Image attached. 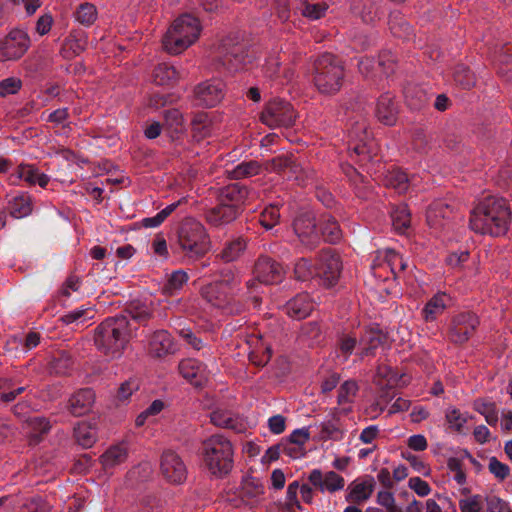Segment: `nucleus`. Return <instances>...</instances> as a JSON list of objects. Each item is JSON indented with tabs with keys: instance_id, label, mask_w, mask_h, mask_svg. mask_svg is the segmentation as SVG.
Instances as JSON below:
<instances>
[{
	"instance_id": "f257e3e1",
	"label": "nucleus",
	"mask_w": 512,
	"mask_h": 512,
	"mask_svg": "<svg viewBox=\"0 0 512 512\" xmlns=\"http://www.w3.org/2000/svg\"><path fill=\"white\" fill-rule=\"evenodd\" d=\"M511 219L512 213L506 199L488 197L472 209L469 227L481 235L501 237L509 231Z\"/></svg>"
},
{
	"instance_id": "f03ea898",
	"label": "nucleus",
	"mask_w": 512,
	"mask_h": 512,
	"mask_svg": "<svg viewBox=\"0 0 512 512\" xmlns=\"http://www.w3.org/2000/svg\"><path fill=\"white\" fill-rule=\"evenodd\" d=\"M135 330L125 316L117 314L107 317L95 328L94 344L101 353L111 358H119Z\"/></svg>"
},
{
	"instance_id": "7ed1b4c3",
	"label": "nucleus",
	"mask_w": 512,
	"mask_h": 512,
	"mask_svg": "<svg viewBox=\"0 0 512 512\" xmlns=\"http://www.w3.org/2000/svg\"><path fill=\"white\" fill-rule=\"evenodd\" d=\"M345 79V62L339 56L324 52L318 55L312 64V82L323 95L337 94Z\"/></svg>"
},
{
	"instance_id": "20e7f679",
	"label": "nucleus",
	"mask_w": 512,
	"mask_h": 512,
	"mask_svg": "<svg viewBox=\"0 0 512 512\" xmlns=\"http://www.w3.org/2000/svg\"><path fill=\"white\" fill-rule=\"evenodd\" d=\"M201 455L209 472L222 478L233 468V447L231 441L222 434H214L201 444Z\"/></svg>"
},
{
	"instance_id": "39448f33",
	"label": "nucleus",
	"mask_w": 512,
	"mask_h": 512,
	"mask_svg": "<svg viewBox=\"0 0 512 512\" xmlns=\"http://www.w3.org/2000/svg\"><path fill=\"white\" fill-rule=\"evenodd\" d=\"M177 234L179 249L188 260L195 261L204 257L211 248L205 227L192 217L183 219Z\"/></svg>"
},
{
	"instance_id": "423d86ee",
	"label": "nucleus",
	"mask_w": 512,
	"mask_h": 512,
	"mask_svg": "<svg viewBox=\"0 0 512 512\" xmlns=\"http://www.w3.org/2000/svg\"><path fill=\"white\" fill-rule=\"evenodd\" d=\"M219 63L229 72H235L252 64L256 58L254 49L245 42H235L228 36L221 41Z\"/></svg>"
},
{
	"instance_id": "0eeeda50",
	"label": "nucleus",
	"mask_w": 512,
	"mask_h": 512,
	"mask_svg": "<svg viewBox=\"0 0 512 512\" xmlns=\"http://www.w3.org/2000/svg\"><path fill=\"white\" fill-rule=\"evenodd\" d=\"M292 228L299 241L309 249H315L320 244L318 221L312 210L300 209L297 211Z\"/></svg>"
},
{
	"instance_id": "6e6552de",
	"label": "nucleus",
	"mask_w": 512,
	"mask_h": 512,
	"mask_svg": "<svg viewBox=\"0 0 512 512\" xmlns=\"http://www.w3.org/2000/svg\"><path fill=\"white\" fill-rule=\"evenodd\" d=\"M261 121L269 127H291L296 120V112L286 100L275 98L270 100L260 115Z\"/></svg>"
},
{
	"instance_id": "1a4fd4ad",
	"label": "nucleus",
	"mask_w": 512,
	"mask_h": 512,
	"mask_svg": "<svg viewBox=\"0 0 512 512\" xmlns=\"http://www.w3.org/2000/svg\"><path fill=\"white\" fill-rule=\"evenodd\" d=\"M342 271L340 256L334 249H322L316 259V277L323 286L330 288L337 284Z\"/></svg>"
},
{
	"instance_id": "9d476101",
	"label": "nucleus",
	"mask_w": 512,
	"mask_h": 512,
	"mask_svg": "<svg viewBox=\"0 0 512 512\" xmlns=\"http://www.w3.org/2000/svg\"><path fill=\"white\" fill-rule=\"evenodd\" d=\"M397 56L390 50H383L378 58L364 57L358 63V69L366 78L374 77L380 73L388 78L395 73L397 67Z\"/></svg>"
},
{
	"instance_id": "9b49d317",
	"label": "nucleus",
	"mask_w": 512,
	"mask_h": 512,
	"mask_svg": "<svg viewBox=\"0 0 512 512\" xmlns=\"http://www.w3.org/2000/svg\"><path fill=\"white\" fill-rule=\"evenodd\" d=\"M30 47V38L20 29L11 30L0 40V62L20 59Z\"/></svg>"
},
{
	"instance_id": "f8f14e48",
	"label": "nucleus",
	"mask_w": 512,
	"mask_h": 512,
	"mask_svg": "<svg viewBox=\"0 0 512 512\" xmlns=\"http://www.w3.org/2000/svg\"><path fill=\"white\" fill-rule=\"evenodd\" d=\"M348 151L350 158L358 157V162H368L373 157V141L370 139L364 125L357 124L350 132V140L348 142Z\"/></svg>"
},
{
	"instance_id": "ddd939ff",
	"label": "nucleus",
	"mask_w": 512,
	"mask_h": 512,
	"mask_svg": "<svg viewBox=\"0 0 512 512\" xmlns=\"http://www.w3.org/2000/svg\"><path fill=\"white\" fill-rule=\"evenodd\" d=\"M479 325V319L473 312H462L455 315L451 320L449 339L454 344H463L475 332Z\"/></svg>"
},
{
	"instance_id": "4468645a",
	"label": "nucleus",
	"mask_w": 512,
	"mask_h": 512,
	"mask_svg": "<svg viewBox=\"0 0 512 512\" xmlns=\"http://www.w3.org/2000/svg\"><path fill=\"white\" fill-rule=\"evenodd\" d=\"M224 87L225 84L218 79L198 84L194 89L197 105L204 108L215 107L224 97Z\"/></svg>"
},
{
	"instance_id": "2eb2a0df",
	"label": "nucleus",
	"mask_w": 512,
	"mask_h": 512,
	"mask_svg": "<svg viewBox=\"0 0 512 512\" xmlns=\"http://www.w3.org/2000/svg\"><path fill=\"white\" fill-rule=\"evenodd\" d=\"M160 469L164 478L172 484H181L186 480V466L181 457L172 450L163 452Z\"/></svg>"
},
{
	"instance_id": "dca6fc26",
	"label": "nucleus",
	"mask_w": 512,
	"mask_h": 512,
	"mask_svg": "<svg viewBox=\"0 0 512 512\" xmlns=\"http://www.w3.org/2000/svg\"><path fill=\"white\" fill-rule=\"evenodd\" d=\"M284 274L282 265L269 256H260L254 264L255 279L261 283L277 284Z\"/></svg>"
},
{
	"instance_id": "f3484780",
	"label": "nucleus",
	"mask_w": 512,
	"mask_h": 512,
	"mask_svg": "<svg viewBox=\"0 0 512 512\" xmlns=\"http://www.w3.org/2000/svg\"><path fill=\"white\" fill-rule=\"evenodd\" d=\"M309 483L320 492L334 493L344 488L345 480L334 471H328L323 476L320 469H313L308 476Z\"/></svg>"
},
{
	"instance_id": "a211bd4d",
	"label": "nucleus",
	"mask_w": 512,
	"mask_h": 512,
	"mask_svg": "<svg viewBox=\"0 0 512 512\" xmlns=\"http://www.w3.org/2000/svg\"><path fill=\"white\" fill-rule=\"evenodd\" d=\"M399 114V105L395 97L389 93H383L376 102L375 116L378 121L387 126H394Z\"/></svg>"
},
{
	"instance_id": "6ab92c4d",
	"label": "nucleus",
	"mask_w": 512,
	"mask_h": 512,
	"mask_svg": "<svg viewBox=\"0 0 512 512\" xmlns=\"http://www.w3.org/2000/svg\"><path fill=\"white\" fill-rule=\"evenodd\" d=\"M154 306L152 302H142L140 300H133L124 306L119 315L125 316L127 320H133L139 325L146 326L148 322L154 318Z\"/></svg>"
},
{
	"instance_id": "aec40b11",
	"label": "nucleus",
	"mask_w": 512,
	"mask_h": 512,
	"mask_svg": "<svg viewBox=\"0 0 512 512\" xmlns=\"http://www.w3.org/2000/svg\"><path fill=\"white\" fill-rule=\"evenodd\" d=\"M169 31L177 33V35L194 43L201 32L200 21L191 14H183L174 20Z\"/></svg>"
},
{
	"instance_id": "412c9836",
	"label": "nucleus",
	"mask_w": 512,
	"mask_h": 512,
	"mask_svg": "<svg viewBox=\"0 0 512 512\" xmlns=\"http://www.w3.org/2000/svg\"><path fill=\"white\" fill-rule=\"evenodd\" d=\"M243 212L240 208H237L235 205H228L222 202H218V204L208 209L205 212L206 221L213 226H221L228 223H231Z\"/></svg>"
},
{
	"instance_id": "4be33fe9",
	"label": "nucleus",
	"mask_w": 512,
	"mask_h": 512,
	"mask_svg": "<svg viewBox=\"0 0 512 512\" xmlns=\"http://www.w3.org/2000/svg\"><path fill=\"white\" fill-rule=\"evenodd\" d=\"M249 188L239 182L229 184L219 189L217 201L228 205H235L244 210L245 201L249 195Z\"/></svg>"
},
{
	"instance_id": "5701e85b",
	"label": "nucleus",
	"mask_w": 512,
	"mask_h": 512,
	"mask_svg": "<svg viewBox=\"0 0 512 512\" xmlns=\"http://www.w3.org/2000/svg\"><path fill=\"white\" fill-rule=\"evenodd\" d=\"M88 44L87 33L83 29H74L65 38L60 54L64 59H73L85 51Z\"/></svg>"
},
{
	"instance_id": "b1692460",
	"label": "nucleus",
	"mask_w": 512,
	"mask_h": 512,
	"mask_svg": "<svg viewBox=\"0 0 512 512\" xmlns=\"http://www.w3.org/2000/svg\"><path fill=\"white\" fill-rule=\"evenodd\" d=\"M95 402V392L91 388H83L71 395L68 401V410L75 416L87 414Z\"/></svg>"
},
{
	"instance_id": "393cba45",
	"label": "nucleus",
	"mask_w": 512,
	"mask_h": 512,
	"mask_svg": "<svg viewBox=\"0 0 512 512\" xmlns=\"http://www.w3.org/2000/svg\"><path fill=\"white\" fill-rule=\"evenodd\" d=\"M389 336L383 332L380 328H370L365 331L364 335L360 339V343L364 345L361 355L369 356L374 355L375 350L379 347L389 348Z\"/></svg>"
},
{
	"instance_id": "a878e982",
	"label": "nucleus",
	"mask_w": 512,
	"mask_h": 512,
	"mask_svg": "<svg viewBox=\"0 0 512 512\" xmlns=\"http://www.w3.org/2000/svg\"><path fill=\"white\" fill-rule=\"evenodd\" d=\"M179 373L195 387H202L204 383L205 366L196 359H183L178 366Z\"/></svg>"
},
{
	"instance_id": "bb28decb",
	"label": "nucleus",
	"mask_w": 512,
	"mask_h": 512,
	"mask_svg": "<svg viewBox=\"0 0 512 512\" xmlns=\"http://www.w3.org/2000/svg\"><path fill=\"white\" fill-rule=\"evenodd\" d=\"M318 231L322 238L329 244H337L342 239V230L335 217L330 214H322L318 219Z\"/></svg>"
},
{
	"instance_id": "cd10ccee",
	"label": "nucleus",
	"mask_w": 512,
	"mask_h": 512,
	"mask_svg": "<svg viewBox=\"0 0 512 512\" xmlns=\"http://www.w3.org/2000/svg\"><path fill=\"white\" fill-rule=\"evenodd\" d=\"M285 308L290 317L301 320L310 315L313 310V303L307 293H300L290 299Z\"/></svg>"
},
{
	"instance_id": "c85d7f7f",
	"label": "nucleus",
	"mask_w": 512,
	"mask_h": 512,
	"mask_svg": "<svg viewBox=\"0 0 512 512\" xmlns=\"http://www.w3.org/2000/svg\"><path fill=\"white\" fill-rule=\"evenodd\" d=\"M375 484L373 477H368L367 480L362 482L353 481L349 485V492L346 495V501L360 504L368 500L374 492Z\"/></svg>"
},
{
	"instance_id": "c756f323",
	"label": "nucleus",
	"mask_w": 512,
	"mask_h": 512,
	"mask_svg": "<svg viewBox=\"0 0 512 512\" xmlns=\"http://www.w3.org/2000/svg\"><path fill=\"white\" fill-rule=\"evenodd\" d=\"M151 353L158 358L174 353L175 347L171 335L166 330H157L150 339Z\"/></svg>"
},
{
	"instance_id": "7c9ffc66",
	"label": "nucleus",
	"mask_w": 512,
	"mask_h": 512,
	"mask_svg": "<svg viewBox=\"0 0 512 512\" xmlns=\"http://www.w3.org/2000/svg\"><path fill=\"white\" fill-rule=\"evenodd\" d=\"M201 296L212 306L222 308L228 303V290L216 280L203 286Z\"/></svg>"
},
{
	"instance_id": "2f4dec72",
	"label": "nucleus",
	"mask_w": 512,
	"mask_h": 512,
	"mask_svg": "<svg viewBox=\"0 0 512 512\" xmlns=\"http://www.w3.org/2000/svg\"><path fill=\"white\" fill-rule=\"evenodd\" d=\"M128 458V450L123 444L110 446L100 457L102 468L107 471L122 463Z\"/></svg>"
},
{
	"instance_id": "473e14b6",
	"label": "nucleus",
	"mask_w": 512,
	"mask_h": 512,
	"mask_svg": "<svg viewBox=\"0 0 512 512\" xmlns=\"http://www.w3.org/2000/svg\"><path fill=\"white\" fill-rule=\"evenodd\" d=\"M73 365V357L68 351L57 350L51 355L49 370L51 374L64 376L69 374Z\"/></svg>"
},
{
	"instance_id": "72a5a7b5",
	"label": "nucleus",
	"mask_w": 512,
	"mask_h": 512,
	"mask_svg": "<svg viewBox=\"0 0 512 512\" xmlns=\"http://www.w3.org/2000/svg\"><path fill=\"white\" fill-rule=\"evenodd\" d=\"M164 124L163 127L167 131L172 141L179 138V135L184 130V120L182 113L176 109H167L163 112Z\"/></svg>"
},
{
	"instance_id": "f704fd0d",
	"label": "nucleus",
	"mask_w": 512,
	"mask_h": 512,
	"mask_svg": "<svg viewBox=\"0 0 512 512\" xmlns=\"http://www.w3.org/2000/svg\"><path fill=\"white\" fill-rule=\"evenodd\" d=\"M211 423L215 426L242 432L244 426L237 418L232 416V413L227 410L217 409L210 414Z\"/></svg>"
},
{
	"instance_id": "c9c22d12",
	"label": "nucleus",
	"mask_w": 512,
	"mask_h": 512,
	"mask_svg": "<svg viewBox=\"0 0 512 512\" xmlns=\"http://www.w3.org/2000/svg\"><path fill=\"white\" fill-rule=\"evenodd\" d=\"M267 169L277 173H282L288 170L292 174H297L301 170V167L296 162L292 154H286L274 157L267 161Z\"/></svg>"
},
{
	"instance_id": "e433bc0d",
	"label": "nucleus",
	"mask_w": 512,
	"mask_h": 512,
	"mask_svg": "<svg viewBox=\"0 0 512 512\" xmlns=\"http://www.w3.org/2000/svg\"><path fill=\"white\" fill-rule=\"evenodd\" d=\"M178 78L179 75L174 66L167 63L158 64L153 71L154 83L159 86L173 85Z\"/></svg>"
},
{
	"instance_id": "4c0bfd02",
	"label": "nucleus",
	"mask_w": 512,
	"mask_h": 512,
	"mask_svg": "<svg viewBox=\"0 0 512 512\" xmlns=\"http://www.w3.org/2000/svg\"><path fill=\"white\" fill-rule=\"evenodd\" d=\"M353 7L365 23H372L380 18L381 13L375 0H354Z\"/></svg>"
},
{
	"instance_id": "58836bf2",
	"label": "nucleus",
	"mask_w": 512,
	"mask_h": 512,
	"mask_svg": "<svg viewBox=\"0 0 512 512\" xmlns=\"http://www.w3.org/2000/svg\"><path fill=\"white\" fill-rule=\"evenodd\" d=\"M264 493V485L261 480L252 476L242 479L239 495L242 499H257Z\"/></svg>"
},
{
	"instance_id": "ea45409f",
	"label": "nucleus",
	"mask_w": 512,
	"mask_h": 512,
	"mask_svg": "<svg viewBox=\"0 0 512 512\" xmlns=\"http://www.w3.org/2000/svg\"><path fill=\"white\" fill-rule=\"evenodd\" d=\"M246 249V242L242 238H237L225 244L222 251L217 255L218 258L226 263L237 260Z\"/></svg>"
},
{
	"instance_id": "a19ab883",
	"label": "nucleus",
	"mask_w": 512,
	"mask_h": 512,
	"mask_svg": "<svg viewBox=\"0 0 512 512\" xmlns=\"http://www.w3.org/2000/svg\"><path fill=\"white\" fill-rule=\"evenodd\" d=\"M475 411L485 417L486 422L490 426H495L498 422V411L495 402L486 400L485 398H477L473 402Z\"/></svg>"
},
{
	"instance_id": "79ce46f5",
	"label": "nucleus",
	"mask_w": 512,
	"mask_h": 512,
	"mask_svg": "<svg viewBox=\"0 0 512 512\" xmlns=\"http://www.w3.org/2000/svg\"><path fill=\"white\" fill-rule=\"evenodd\" d=\"M163 47L164 49L170 53V54H179L186 48H188L191 43V40H187L179 35L177 33H173L171 31H167L165 36L163 37Z\"/></svg>"
},
{
	"instance_id": "37998d69",
	"label": "nucleus",
	"mask_w": 512,
	"mask_h": 512,
	"mask_svg": "<svg viewBox=\"0 0 512 512\" xmlns=\"http://www.w3.org/2000/svg\"><path fill=\"white\" fill-rule=\"evenodd\" d=\"M76 442L83 448H90L96 442V433L86 422H79L73 430Z\"/></svg>"
},
{
	"instance_id": "c03bdc74",
	"label": "nucleus",
	"mask_w": 512,
	"mask_h": 512,
	"mask_svg": "<svg viewBox=\"0 0 512 512\" xmlns=\"http://www.w3.org/2000/svg\"><path fill=\"white\" fill-rule=\"evenodd\" d=\"M261 164L256 160L243 161L228 172L231 179H242L258 175Z\"/></svg>"
},
{
	"instance_id": "a18cd8bd",
	"label": "nucleus",
	"mask_w": 512,
	"mask_h": 512,
	"mask_svg": "<svg viewBox=\"0 0 512 512\" xmlns=\"http://www.w3.org/2000/svg\"><path fill=\"white\" fill-rule=\"evenodd\" d=\"M453 79L456 85L460 86L464 90H470L476 84L475 74L464 64H458L455 67Z\"/></svg>"
},
{
	"instance_id": "49530a36",
	"label": "nucleus",
	"mask_w": 512,
	"mask_h": 512,
	"mask_svg": "<svg viewBox=\"0 0 512 512\" xmlns=\"http://www.w3.org/2000/svg\"><path fill=\"white\" fill-rule=\"evenodd\" d=\"M328 8V4L324 1L313 3L307 0L302 2L299 7L302 16L313 21L325 17Z\"/></svg>"
},
{
	"instance_id": "de8ad7c7",
	"label": "nucleus",
	"mask_w": 512,
	"mask_h": 512,
	"mask_svg": "<svg viewBox=\"0 0 512 512\" xmlns=\"http://www.w3.org/2000/svg\"><path fill=\"white\" fill-rule=\"evenodd\" d=\"M10 215L14 218L28 216L32 212V202L29 196L19 195L9 202Z\"/></svg>"
},
{
	"instance_id": "09e8293b",
	"label": "nucleus",
	"mask_w": 512,
	"mask_h": 512,
	"mask_svg": "<svg viewBox=\"0 0 512 512\" xmlns=\"http://www.w3.org/2000/svg\"><path fill=\"white\" fill-rule=\"evenodd\" d=\"M384 181L386 186L396 189L399 193L405 192L408 188L407 174L398 168L388 171Z\"/></svg>"
},
{
	"instance_id": "8fccbe9b",
	"label": "nucleus",
	"mask_w": 512,
	"mask_h": 512,
	"mask_svg": "<svg viewBox=\"0 0 512 512\" xmlns=\"http://www.w3.org/2000/svg\"><path fill=\"white\" fill-rule=\"evenodd\" d=\"M294 277L298 281H307L316 277V263L307 258H300L294 266Z\"/></svg>"
},
{
	"instance_id": "3c124183",
	"label": "nucleus",
	"mask_w": 512,
	"mask_h": 512,
	"mask_svg": "<svg viewBox=\"0 0 512 512\" xmlns=\"http://www.w3.org/2000/svg\"><path fill=\"white\" fill-rule=\"evenodd\" d=\"M499 67L498 74L507 80H512V46L505 45L502 47L498 57Z\"/></svg>"
},
{
	"instance_id": "603ef678",
	"label": "nucleus",
	"mask_w": 512,
	"mask_h": 512,
	"mask_svg": "<svg viewBox=\"0 0 512 512\" xmlns=\"http://www.w3.org/2000/svg\"><path fill=\"white\" fill-rule=\"evenodd\" d=\"M391 220L396 231H405L410 226V212L407 205H400L393 209L391 212Z\"/></svg>"
},
{
	"instance_id": "864d4df0",
	"label": "nucleus",
	"mask_w": 512,
	"mask_h": 512,
	"mask_svg": "<svg viewBox=\"0 0 512 512\" xmlns=\"http://www.w3.org/2000/svg\"><path fill=\"white\" fill-rule=\"evenodd\" d=\"M188 279V274L185 271H174L164 285L163 292L170 296L173 295L175 291L180 290L187 283Z\"/></svg>"
},
{
	"instance_id": "5fc2aeb1",
	"label": "nucleus",
	"mask_w": 512,
	"mask_h": 512,
	"mask_svg": "<svg viewBox=\"0 0 512 512\" xmlns=\"http://www.w3.org/2000/svg\"><path fill=\"white\" fill-rule=\"evenodd\" d=\"M280 219L279 208L276 205L267 206L259 215L258 222L266 230H271Z\"/></svg>"
},
{
	"instance_id": "6e6d98bb",
	"label": "nucleus",
	"mask_w": 512,
	"mask_h": 512,
	"mask_svg": "<svg viewBox=\"0 0 512 512\" xmlns=\"http://www.w3.org/2000/svg\"><path fill=\"white\" fill-rule=\"evenodd\" d=\"M75 16L81 24L89 26L97 18V9L93 4L85 2L78 6Z\"/></svg>"
},
{
	"instance_id": "4d7b16f0",
	"label": "nucleus",
	"mask_w": 512,
	"mask_h": 512,
	"mask_svg": "<svg viewBox=\"0 0 512 512\" xmlns=\"http://www.w3.org/2000/svg\"><path fill=\"white\" fill-rule=\"evenodd\" d=\"M443 296L444 295H435L426 303L422 311L426 321L434 320L436 315L444 310L445 303Z\"/></svg>"
},
{
	"instance_id": "13d9d810",
	"label": "nucleus",
	"mask_w": 512,
	"mask_h": 512,
	"mask_svg": "<svg viewBox=\"0 0 512 512\" xmlns=\"http://www.w3.org/2000/svg\"><path fill=\"white\" fill-rule=\"evenodd\" d=\"M29 425L33 431L31 438L36 442H39L42 436L47 434L51 428L49 421L44 417L30 418Z\"/></svg>"
},
{
	"instance_id": "bf43d9fd",
	"label": "nucleus",
	"mask_w": 512,
	"mask_h": 512,
	"mask_svg": "<svg viewBox=\"0 0 512 512\" xmlns=\"http://www.w3.org/2000/svg\"><path fill=\"white\" fill-rule=\"evenodd\" d=\"M140 388L139 380L135 377H131L128 380L120 384L117 390V399L120 402H125L129 397Z\"/></svg>"
},
{
	"instance_id": "052dcab7",
	"label": "nucleus",
	"mask_w": 512,
	"mask_h": 512,
	"mask_svg": "<svg viewBox=\"0 0 512 512\" xmlns=\"http://www.w3.org/2000/svg\"><path fill=\"white\" fill-rule=\"evenodd\" d=\"M51 507L40 496L27 500L19 509V512H50Z\"/></svg>"
},
{
	"instance_id": "680f3d73",
	"label": "nucleus",
	"mask_w": 512,
	"mask_h": 512,
	"mask_svg": "<svg viewBox=\"0 0 512 512\" xmlns=\"http://www.w3.org/2000/svg\"><path fill=\"white\" fill-rule=\"evenodd\" d=\"M390 30L395 37L405 40L410 39L414 35L413 27L404 19L392 21L390 23Z\"/></svg>"
},
{
	"instance_id": "e2e57ef3",
	"label": "nucleus",
	"mask_w": 512,
	"mask_h": 512,
	"mask_svg": "<svg viewBox=\"0 0 512 512\" xmlns=\"http://www.w3.org/2000/svg\"><path fill=\"white\" fill-rule=\"evenodd\" d=\"M488 469L499 481L505 480L510 475L509 466L500 462L495 456L489 459Z\"/></svg>"
},
{
	"instance_id": "0e129e2a",
	"label": "nucleus",
	"mask_w": 512,
	"mask_h": 512,
	"mask_svg": "<svg viewBox=\"0 0 512 512\" xmlns=\"http://www.w3.org/2000/svg\"><path fill=\"white\" fill-rule=\"evenodd\" d=\"M358 391V385L354 380L345 381L338 390L337 401L338 404H345L351 402L350 395H355Z\"/></svg>"
},
{
	"instance_id": "69168bd1",
	"label": "nucleus",
	"mask_w": 512,
	"mask_h": 512,
	"mask_svg": "<svg viewBox=\"0 0 512 512\" xmlns=\"http://www.w3.org/2000/svg\"><path fill=\"white\" fill-rule=\"evenodd\" d=\"M300 487L301 486L299 485L298 481H294L288 485L286 502V509L288 510V512H293L294 507H296L299 510L302 509V505L300 504L297 498V492Z\"/></svg>"
},
{
	"instance_id": "338daca9",
	"label": "nucleus",
	"mask_w": 512,
	"mask_h": 512,
	"mask_svg": "<svg viewBox=\"0 0 512 512\" xmlns=\"http://www.w3.org/2000/svg\"><path fill=\"white\" fill-rule=\"evenodd\" d=\"M485 500L487 512H512L508 503L496 495L487 496Z\"/></svg>"
},
{
	"instance_id": "774afa93",
	"label": "nucleus",
	"mask_w": 512,
	"mask_h": 512,
	"mask_svg": "<svg viewBox=\"0 0 512 512\" xmlns=\"http://www.w3.org/2000/svg\"><path fill=\"white\" fill-rule=\"evenodd\" d=\"M461 512H482V503L480 495H473L459 501Z\"/></svg>"
}]
</instances>
